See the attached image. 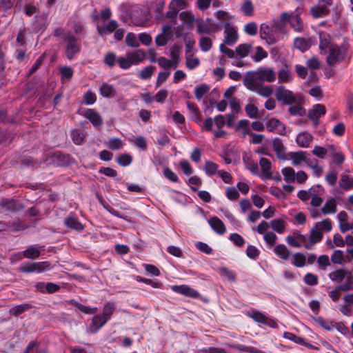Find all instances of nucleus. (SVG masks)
<instances>
[{
  "mask_svg": "<svg viewBox=\"0 0 353 353\" xmlns=\"http://www.w3.org/2000/svg\"><path fill=\"white\" fill-rule=\"evenodd\" d=\"M259 34L267 44L274 45L281 40V34H286V30L280 17L274 18L261 24Z\"/></svg>",
  "mask_w": 353,
  "mask_h": 353,
  "instance_id": "f257e3e1",
  "label": "nucleus"
},
{
  "mask_svg": "<svg viewBox=\"0 0 353 353\" xmlns=\"http://www.w3.org/2000/svg\"><path fill=\"white\" fill-rule=\"evenodd\" d=\"M326 55V63L334 67L341 63H347L351 57L350 45L344 42L341 45L332 46Z\"/></svg>",
  "mask_w": 353,
  "mask_h": 353,
  "instance_id": "f03ea898",
  "label": "nucleus"
},
{
  "mask_svg": "<svg viewBox=\"0 0 353 353\" xmlns=\"http://www.w3.org/2000/svg\"><path fill=\"white\" fill-rule=\"evenodd\" d=\"M332 229V223L329 219L316 222L310 230L309 240L303 245L304 248L306 250H311L316 243L322 241L323 232H329Z\"/></svg>",
  "mask_w": 353,
  "mask_h": 353,
  "instance_id": "7ed1b4c3",
  "label": "nucleus"
},
{
  "mask_svg": "<svg viewBox=\"0 0 353 353\" xmlns=\"http://www.w3.org/2000/svg\"><path fill=\"white\" fill-rule=\"evenodd\" d=\"M276 79V74L271 68L260 67L256 71H248L245 75L243 83H272Z\"/></svg>",
  "mask_w": 353,
  "mask_h": 353,
  "instance_id": "20e7f679",
  "label": "nucleus"
},
{
  "mask_svg": "<svg viewBox=\"0 0 353 353\" xmlns=\"http://www.w3.org/2000/svg\"><path fill=\"white\" fill-rule=\"evenodd\" d=\"M62 40L65 46V54L70 61L74 59L81 50V44L78 38L71 32L63 34Z\"/></svg>",
  "mask_w": 353,
  "mask_h": 353,
  "instance_id": "39448f33",
  "label": "nucleus"
},
{
  "mask_svg": "<svg viewBox=\"0 0 353 353\" xmlns=\"http://www.w3.org/2000/svg\"><path fill=\"white\" fill-rule=\"evenodd\" d=\"M303 12V8H297L291 13L286 12H282L279 17L285 26L286 23H289L295 32H301L304 28V23L303 19L301 18V14Z\"/></svg>",
  "mask_w": 353,
  "mask_h": 353,
  "instance_id": "423d86ee",
  "label": "nucleus"
},
{
  "mask_svg": "<svg viewBox=\"0 0 353 353\" xmlns=\"http://www.w3.org/2000/svg\"><path fill=\"white\" fill-rule=\"evenodd\" d=\"M51 268L50 263L48 261L41 262H26L22 263L19 267V271L23 273H41Z\"/></svg>",
  "mask_w": 353,
  "mask_h": 353,
  "instance_id": "0eeeda50",
  "label": "nucleus"
},
{
  "mask_svg": "<svg viewBox=\"0 0 353 353\" xmlns=\"http://www.w3.org/2000/svg\"><path fill=\"white\" fill-rule=\"evenodd\" d=\"M42 248L43 247H39L37 245H31L24 251L19 252L13 254L10 258L11 263H14L23 258L36 259L40 256Z\"/></svg>",
  "mask_w": 353,
  "mask_h": 353,
  "instance_id": "6e6552de",
  "label": "nucleus"
},
{
  "mask_svg": "<svg viewBox=\"0 0 353 353\" xmlns=\"http://www.w3.org/2000/svg\"><path fill=\"white\" fill-rule=\"evenodd\" d=\"M219 30L218 23H214L211 19L196 22V32L199 34H212Z\"/></svg>",
  "mask_w": 353,
  "mask_h": 353,
  "instance_id": "1a4fd4ad",
  "label": "nucleus"
},
{
  "mask_svg": "<svg viewBox=\"0 0 353 353\" xmlns=\"http://www.w3.org/2000/svg\"><path fill=\"white\" fill-rule=\"evenodd\" d=\"M275 97L278 101L284 105H292L296 102L292 91L286 89L283 85H279L275 91Z\"/></svg>",
  "mask_w": 353,
  "mask_h": 353,
  "instance_id": "9d476101",
  "label": "nucleus"
},
{
  "mask_svg": "<svg viewBox=\"0 0 353 353\" xmlns=\"http://www.w3.org/2000/svg\"><path fill=\"white\" fill-rule=\"evenodd\" d=\"M248 316L254 321L268 325L270 327L274 328L277 326V323L274 320L259 310H252L248 313Z\"/></svg>",
  "mask_w": 353,
  "mask_h": 353,
  "instance_id": "9b49d317",
  "label": "nucleus"
},
{
  "mask_svg": "<svg viewBox=\"0 0 353 353\" xmlns=\"http://www.w3.org/2000/svg\"><path fill=\"white\" fill-rule=\"evenodd\" d=\"M325 192V189L320 185H314L309 188L310 198H311L310 204L312 206L317 208L321 205L323 199L321 197Z\"/></svg>",
  "mask_w": 353,
  "mask_h": 353,
  "instance_id": "f8f14e48",
  "label": "nucleus"
},
{
  "mask_svg": "<svg viewBox=\"0 0 353 353\" xmlns=\"http://www.w3.org/2000/svg\"><path fill=\"white\" fill-rule=\"evenodd\" d=\"M325 113L326 109L325 105L318 103L314 105L308 110L307 117L312 121L313 125L316 127L319 124V119L325 115Z\"/></svg>",
  "mask_w": 353,
  "mask_h": 353,
  "instance_id": "ddd939ff",
  "label": "nucleus"
},
{
  "mask_svg": "<svg viewBox=\"0 0 353 353\" xmlns=\"http://www.w3.org/2000/svg\"><path fill=\"white\" fill-rule=\"evenodd\" d=\"M171 290L176 294H182L187 297L192 299H199L200 297L199 292L188 285H174L171 286Z\"/></svg>",
  "mask_w": 353,
  "mask_h": 353,
  "instance_id": "4468645a",
  "label": "nucleus"
},
{
  "mask_svg": "<svg viewBox=\"0 0 353 353\" xmlns=\"http://www.w3.org/2000/svg\"><path fill=\"white\" fill-rule=\"evenodd\" d=\"M288 156L294 166H301L303 163L307 165L308 161L312 158L306 151L303 150L290 152Z\"/></svg>",
  "mask_w": 353,
  "mask_h": 353,
  "instance_id": "2eb2a0df",
  "label": "nucleus"
},
{
  "mask_svg": "<svg viewBox=\"0 0 353 353\" xmlns=\"http://www.w3.org/2000/svg\"><path fill=\"white\" fill-rule=\"evenodd\" d=\"M224 34L225 44L232 46L237 41L239 38L237 28L235 26L230 25L229 22H227L225 24Z\"/></svg>",
  "mask_w": 353,
  "mask_h": 353,
  "instance_id": "dca6fc26",
  "label": "nucleus"
},
{
  "mask_svg": "<svg viewBox=\"0 0 353 353\" xmlns=\"http://www.w3.org/2000/svg\"><path fill=\"white\" fill-rule=\"evenodd\" d=\"M243 85L249 90L264 97H269L273 93V90L270 85H263V83H243Z\"/></svg>",
  "mask_w": 353,
  "mask_h": 353,
  "instance_id": "f3484780",
  "label": "nucleus"
},
{
  "mask_svg": "<svg viewBox=\"0 0 353 353\" xmlns=\"http://www.w3.org/2000/svg\"><path fill=\"white\" fill-rule=\"evenodd\" d=\"M215 124L216 128H223L225 124V119L223 115L219 114L216 116L214 120L211 117L205 119L203 125V130L207 132H212L213 125Z\"/></svg>",
  "mask_w": 353,
  "mask_h": 353,
  "instance_id": "a211bd4d",
  "label": "nucleus"
},
{
  "mask_svg": "<svg viewBox=\"0 0 353 353\" xmlns=\"http://www.w3.org/2000/svg\"><path fill=\"white\" fill-rule=\"evenodd\" d=\"M319 38V49L321 55L327 53L332 46L335 44L331 43V37L329 33L324 31L318 32Z\"/></svg>",
  "mask_w": 353,
  "mask_h": 353,
  "instance_id": "6ab92c4d",
  "label": "nucleus"
},
{
  "mask_svg": "<svg viewBox=\"0 0 353 353\" xmlns=\"http://www.w3.org/2000/svg\"><path fill=\"white\" fill-rule=\"evenodd\" d=\"M259 165L261 168V179L263 180L272 179V162L271 161L265 157H261L259 160Z\"/></svg>",
  "mask_w": 353,
  "mask_h": 353,
  "instance_id": "aec40b11",
  "label": "nucleus"
},
{
  "mask_svg": "<svg viewBox=\"0 0 353 353\" xmlns=\"http://www.w3.org/2000/svg\"><path fill=\"white\" fill-rule=\"evenodd\" d=\"M265 125L268 131L273 132L277 134L284 135L286 132L284 124L276 119H268Z\"/></svg>",
  "mask_w": 353,
  "mask_h": 353,
  "instance_id": "412c9836",
  "label": "nucleus"
},
{
  "mask_svg": "<svg viewBox=\"0 0 353 353\" xmlns=\"http://www.w3.org/2000/svg\"><path fill=\"white\" fill-rule=\"evenodd\" d=\"M83 116L96 128L100 127L103 124V119L100 114L94 109H86Z\"/></svg>",
  "mask_w": 353,
  "mask_h": 353,
  "instance_id": "4be33fe9",
  "label": "nucleus"
},
{
  "mask_svg": "<svg viewBox=\"0 0 353 353\" xmlns=\"http://www.w3.org/2000/svg\"><path fill=\"white\" fill-rule=\"evenodd\" d=\"M118 28V23L115 20H110L107 23L97 26V30L99 35L103 37L114 32Z\"/></svg>",
  "mask_w": 353,
  "mask_h": 353,
  "instance_id": "5701e85b",
  "label": "nucleus"
},
{
  "mask_svg": "<svg viewBox=\"0 0 353 353\" xmlns=\"http://www.w3.org/2000/svg\"><path fill=\"white\" fill-rule=\"evenodd\" d=\"M108 321L101 314H95L89 325V331L92 334L97 333Z\"/></svg>",
  "mask_w": 353,
  "mask_h": 353,
  "instance_id": "b1692460",
  "label": "nucleus"
},
{
  "mask_svg": "<svg viewBox=\"0 0 353 353\" xmlns=\"http://www.w3.org/2000/svg\"><path fill=\"white\" fill-rule=\"evenodd\" d=\"M314 139L313 135L307 132H299L296 137V142L299 147L307 148Z\"/></svg>",
  "mask_w": 353,
  "mask_h": 353,
  "instance_id": "393cba45",
  "label": "nucleus"
},
{
  "mask_svg": "<svg viewBox=\"0 0 353 353\" xmlns=\"http://www.w3.org/2000/svg\"><path fill=\"white\" fill-rule=\"evenodd\" d=\"M208 222L212 230L217 234L223 235L226 232L225 224L219 217L212 216Z\"/></svg>",
  "mask_w": 353,
  "mask_h": 353,
  "instance_id": "a878e982",
  "label": "nucleus"
},
{
  "mask_svg": "<svg viewBox=\"0 0 353 353\" xmlns=\"http://www.w3.org/2000/svg\"><path fill=\"white\" fill-rule=\"evenodd\" d=\"M125 55L129 58L132 65H138L145 58V51L141 49H138L132 52H127Z\"/></svg>",
  "mask_w": 353,
  "mask_h": 353,
  "instance_id": "bb28decb",
  "label": "nucleus"
},
{
  "mask_svg": "<svg viewBox=\"0 0 353 353\" xmlns=\"http://www.w3.org/2000/svg\"><path fill=\"white\" fill-rule=\"evenodd\" d=\"M48 26V17L45 14L36 16L33 23V30L38 33H42Z\"/></svg>",
  "mask_w": 353,
  "mask_h": 353,
  "instance_id": "cd10ccee",
  "label": "nucleus"
},
{
  "mask_svg": "<svg viewBox=\"0 0 353 353\" xmlns=\"http://www.w3.org/2000/svg\"><path fill=\"white\" fill-rule=\"evenodd\" d=\"M64 223L67 227L77 231H82L84 229L83 225L79 221L77 216L74 214H70L66 217L65 219Z\"/></svg>",
  "mask_w": 353,
  "mask_h": 353,
  "instance_id": "c85d7f7f",
  "label": "nucleus"
},
{
  "mask_svg": "<svg viewBox=\"0 0 353 353\" xmlns=\"http://www.w3.org/2000/svg\"><path fill=\"white\" fill-rule=\"evenodd\" d=\"M321 211L325 215L336 213L337 211L336 198L331 197L328 199L321 208Z\"/></svg>",
  "mask_w": 353,
  "mask_h": 353,
  "instance_id": "c756f323",
  "label": "nucleus"
},
{
  "mask_svg": "<svg viewBox=\"0 0 353 353\" xmlns=\"http://www.w3.org/2000/svg\"><path fill=\"white\" fill-rule=\"evenodd\" d=\"M310 13L314 18H321L327 15L330 13V9L327 5H321L320 3L312 7Z\"/></svg>",
  "mask_w": 353,
  "mask_h": 353,
  "instance_id": "7c9ffc66",
  "label": "nucleus"
},
{
  "mask_svg": "<svg viewBox=\"0 0 353 353\" xmlns=\"http://www.w3.org/2000/svg\"><path fill=\"white\" fill-rule=\"evenodd\" d=\"M117 306L116 303L114 301H109L104 303L102 308V315L103 317L106 318L108 321L110 320L112 316L116 310Z\"/></svg>",
  "mask_w": 353,
  "mask_h": 353,
  "instance_id": "2f4dec72",
  "label": "nucleus"
},
{
  "mask_svg": "<svg viewBox=\"0 0 353 353\" xmlns=\"http://www.w3.org/2000/svg\"><path fill=\"white\" fill-rule=\"evenodd\" d=\"M312 319L319 324L321 327L327 331H332L335 321H330L328 319L323 318L321 316H314Z\"/></svg>",
  "mask_w": 353,
  "mask_h": 353,
  "instance_id": "473e14b6",
  "label": "nucleus"
},
{
  "mask_svg": "<svg viewBox=\"0 0 353 353\" xmlns=\"http://www.w3.org/2000/svg\"><path fill=\"white\" fill-rule=\"evenodd\" d=\"M99 94L105 98H110L115 95L116 89L112 84L103 83L99 88Z\"/></svg>",
  "mask_w": 353,
  "mask_h": 353,
  "instance_id": "72a5a7b5",
  "label": "nucleus"
},
{
  "mask_svg": "<svg viewBox=\"0 0 353 353\" xmlns=\"http://www.w3.org/2000/svg\"><path fill=\"white\" fill-rule=\"evenodd\" d=\"M274 252L280 259L288 261L291 255L290 250L284 244H279L274 246Z\"/></svg>",
  "mask_w": 353,
  "mask_h": 353,
  "instance_id": "f704fd0d",
  "label": "nucleus"
},
{
  "mask_svg": "<svg viewBox=\"0 0 353 353\" xmlns=\"http://www.w3.org/2000/svg\"><path fill=\"white\" fill-rule=\"evenodd\" d=\"M278 79L279 83H288L293 79V76L287 65L279 70Z\"/></svg>",
  "mask_w": 353,
  "mask_h": 353,
  "instance_id": "c9c22d12",
  "label": "nucleus"
},
{
  "mask_svg": "<svg viewBox=\"0 0 353 353\" xmlns=\"http://www.w3.org/2000/svg\"><path fill=\"white\" fill-rule=\"evenodd\" d=\"M346 274H352V272L349 270H344L342 269H338L329 274V278L334 282L341 283L345 278Z\"/></svg>",
  "mask_w": 353,
  "mask_h": 353,
  "instance_id": "e433bc0d",
  "label": "nucleus"
},
{
  "mask_svg": "<svg viewBox=\"0 0 353 353\" xmlns=\"http://www.w3.org/2000/svg\"><path fill=\"white\" fill-rule=\"evenodd\" d=\"M243 163L245 164V168L253 174V175H259V168L258 165V163L253 160L250 157H246L243 158Z\"/></svg>",
  "mask_w": 353,
  "mask_h": 353,
  "instance_id": "4c0bfd02",
  "label": "nucleus"
},
{
  "mask_svg": "<svg viewBox=\"0 0 353 353\" xmlns=\"http://www.w3.org/2000/svg\"><path fill=\"white\" fill-rule=\"evenodd\" d=\"M32 306L30 303H22L11 307L10 310V313L14 316H18L25 312L32 309Z\"/></svg>",
  "mask_w": 353,
  "mask_h": 353,
  "instance_id": "58836bf2",
  "label": "nucleus"
},
{
  "mask_svg": "<svg viewBox=\"0 0 353 353\" xmlns=\"http://www.w3.org/2000/svg\"><path fill=\"white\" fill-rule=\"evenodd\" d=\"M45 287L46 291L48 293L52 294L58 292L60 290V286L58 284L54 283H38L36 285V288L41 292H43V288Z\"/></svg>",
  "mask_w": 353,
  "mask_h": 353,
  "instance_id": "ea45409f",
  "label": "nucleus"
},
{
  "mask_svg": "<svg viewBox=\"0 0 353 353\" xmlns=\"http://www.w3.org/2000/svg\"><path fill=\"white\" fill-rule=\"evenodd\" d=\"M203 170L208 176L216 174L219 172V165L209 160L205 161Z\"/></svg>",
  "mask_w": 353,
  "mask_h": 353,
  "instance_id": "a19ab883",
  "label": "nucleus"
},
{
  "mask_svg": "<svg viewBox=\"0 0 353 353\" xmlns=\"http://www.w3.org/2000/svg\"><path fill=\"white\" fill-rule=\"evenodd\" d=\"M307 166L312 169L314 174L316 177H320L323 173V167L319 164V161L312 157L310 160L308 161Z\"/></svg>",
  "mask_w": 353,
  "mask_h": 353,
  "instance_id": "79ce46f5",
  "label": "nucleus"
},
{
  "mask_svg": "<svg viewBox=\"0 0 353 353\" xmlns=\"http://www.w3.org/2000/svg\"><path fill=\"white\" fill-rule=\"evenodd\" d=\"M292 264L296 268H303L305 265L306 257L301 252H296L292 254Z\"/></svg>",
  "mask_w": 353,
  "mask_h": 353,
  "instance_id": "37998d69",
  "label": "nucleus"
},
{
  "mask_svg": "<svg viewBox=\"0 0 353 353\" xmlns=\"http://www.w3.org/2000/svg\"><path fill=\"white\" fill-rule=\"evenodd\" d=\"M271 228L279 234H283L285 229V221L281 219H274L270 222Z\"/></svg>",
  "mask_w": 353,
  "mask_h": 353,
  "instance_id": "c03bdc74",
  "label": "nucleus"
},
{
  "mask_svg": "<svg viewBox=\"0 0 353 353\" xmlns=\"http://www.w3.org/2000/svg\"><path fill=\"white\" fill-rule=\"evenodd\" d=\"M268 56V52L261 46H256L255 48V53L251 56V58L253 61L259 63L263 59L267 58Z\"/></svg>",
  "mask_w": 353,
  "mask_h": 353,
  "instance_id": "a18cd8bd",
  "label": "nucleus"
},
{
  "mask_svg": "<svg viewBox=\"0 0 353 353\" xmlns=\"http://www.w3.org/2000/svg\"><path fill=\"white\" fill-rule=\"evenodd\" d=\"M71 137L73 143L75 145H81L85 139V134L80 130H72L71 132Z\"/></svg>",
  "mask_w": 353,
  "mask_h": 353,
  "instance_id": "49530a36",
  "label": "nucleus"
},
{
  "mask_svg": "<svg viewBox=\"0 0 353 353\" xmlns=\"http://www.w3.org/2000/svg\"><path fill=\"white\" fill-rule=\"evenodd\" d=\"M139 149L145 151L148 149L147 142L143 136L133 137L129 139Z\"/></svg>",
  "mask_w": 353,
  "mask_h": 353,
  "instance_id": "de8ad7c7",
  "label": "nucleus"
},
{
  "mask_svg": "<svg viewBox=\"0 0 353 353\" xmlns=\"http://www.w3.org/2000/svg\"><path fill=\"white\" fill-rule=\"evenodd\" d=\"M240 10L245 16L251 17L253 15L254 8L250 0H244Z\"/></svg>",
  "mask_w": 353,
  "mask_h": 353,
  "instance_id": "09e8293b",
  "label": "nucleus"
},
{
  "mask_svg": "<svg viewBox=\"0 0 353 353\" xmlns=\"http://www.w3.org/2000/svg\"><path fill=\"white\" fill-rule=\"evenodd\" d=\"M73 305L80 312L86 314H95L98 311V308L97 307H90L88 305H83L78 302H74Z\"/></svg>",
  "mask_w": 353,
  "mask_h": 353,
  "instance_id": "8fccbe9b",
  "label": "nucleus"
},
{
  "mask_svg": "<svg viewBox=\"0 0 353 353\" xmlns=\"http://www.w3.org/2000/svg\"><path fill=\"white\" fill-rule=\"evenodd\" d=\"M54 157L57 160L59 165H66L70 163L71 157L69 154H63L61 152H56Z\"/></svg>",
  "mask_w": 353,
  "mask_h": 353,
  "instance_id": "3c124183",
  "label": "nucleus"
},
{
  "mask_svg": "<svg viewBox=\"0 0 353 353\" xmlns=\"http://www.w3.org/2000/svg\"><path fill=\"white\" fill-rule=\"evenodd\" d=\"M123 142L119 138H111L106 143L107 147L112 150H118L123 147Z\"/></svg>",
  "mask_w": 353,
  "mask_h": 353,
  "instance_id": "603ef678",
  "label": "nucleus"
},
{
  "mask_svg": "<svg viewBox=\"0 0 353 353\" xmlns=\"http://www.w3.org/2000/svg\"><path fill=\"white\" fill-rule=\"evenodd\" d=\"M281 173L283 175L284 180L286 182L295 181V171L291 167H285L281 170Z\"/></svg>",
  "mask_w": 353,
  "mask_h": 353,
  "instance_id": "864d4df0",
  "label": "nucleus"
},
{
  "mask_svg": "<svg viewBox=\"0 0 353 353\" xmlns=\"http://www.w3.org/2000/svg\"><path fill=\"white\" fill-rule=\"evenodd\" d=\"M252 48V46L248 43L240 44L236 48V53L241 58L245 57L249 54Z\"/></svg>",
  "mask_w": 353,
  "mask_h": 353,
  "instance_id": "5fc2aeb1",
  "label": "nucleus"
},
{
  "mask_svg": "<svg viewBox=\"0 0 353 353\" xmlns=\"http://www.w3.org/2000/svg\"><path fill=\"white\" fill-rule=\"evenodd\" d=\"M339 185L341 188L346 190L352 188L353 178L346 174L342 175L339 181Z\"/></svg>",
  "mask_w": 353,
  "mask_h": 353,
  "instance_id": "6e6d98bb",
  "label": "nucleus"
},
{
  "mask_svg": "<svg viewBox=\"0 0 353 353\" xmlns=\"http://www.w3.org/2000/svg\"><path fill=\"white\" fill-rule=\"evenodd\" d=\"M116 161L119 165L126 167L131 164L132 157L128 153H124L118 156L116 159Z\"/></svg>",
  "mask_w": 353,
  "mask_h": 353,
  "instance_id": "4d7b16f0",
  "label": "nucleus"
},
{
  "mask_svg": "<svg viewBox=\"0 0 353 353\" xmlns=\"http://www.w3.org/2000/svg\"><path fill=\"white\" fill-rule=\"evenodd\" d=\"M210 90V87L206 84H201L195 88L194 94L197 100L200 101Z\"/></svg>",
  "mask_w": 353,
  "mask_h": 353,
  "instance_id": "13d9d810",
  "label": "nucleus"
},
{
  "mask_svg": "<svg viewBox=\"0 0 353 353\" xmlns=\"http://www.w3.org/2000/svg\"><path fill=\"white\" fill-rule=\"evenodd\" d=\"M212 46V41L210 37H201L199 39V47L201 50L207 52Z\"/></svg>",
  "mask_w": 353,
  "mask_h": 353,
  "instance_id": "bf43d9fd",
  "label": "nucleus"
},
{
  "mask_svg": "<svg viewBox=\"0 0 353 353\" xmlns=\"http://www.w3.org/2000/svg\"><path fill=\"white\" fill-rule=\"evenodd\" d=\"M294 46L301 52H304L309 48V46L305 39L296 37L294 41Z\"/></svg>",
  "mask_w": 353,
  "mask_h": 353,
  "instance_id": "052dcab7",
  "label": "nucleus"
},
{
  "mask_svg": "<svg viewBox=\"0 0 353 353\" xmlns=\"http://www.w3.org/2000/svg\"><path fill=\"white\" fill-rule=\"evenodd\" d=\"M117 59L118 57H117L115 53L109 52L104 57V63L109 68H112L117 63Z\"/></svg>",
  "mask_w": 353,
  "mask_h": 353,
  "instance_id": "680f3d73",
  "label": "nucleus"
},
{
  "mask_svg": "<svg viewBox=\"0 0 353 353\" xmlns=\"http://www.w3.org/2000/svg\"><path fill=\"white\" fill-rule=\"evenodd\" d=\"M74 32L77 36H84L85 34V26L83 21H76L72 26Z\"/></svg>",
  "mask_w": 353,
  "mask_h": 353,
  "instance_id": "e2e57ef3",
  "label": "nucleus"
},
{
  "mask_svg": "<svg viewBox=\"0 0 353 353\" xmlns=\"http://www.w3.org/2000/svg\"><path fill=\"white\" fill-rule=\"evenodd\" d=\"M245 253L248 258L252 260H255L259 256L260 251L256 246L252 245H248Z\"/></svg>",
  "mask_w": 353,
  "mask_h": 353,
  "instance_id": "0e129e2a",
  "label": "nucleus"
},
{
  "mask_svg": "<svg viewBox=\"0 0 353 353\" xmlns=\"http://www.w3.org/2000/svg\"><path fill=\"white\" fill-rule=\"evenodd\" d=\"M62 82L70 80L73 76V70L69 66H63L60 69Z\"/></svg>",
  "mask_w": 353,
  "mask_h": 353,
  "instance_id": "69168bd1",
  "label": "nucleus"
},
{
  "mask_svg": "<svg viewBox=\"0 0 353 353\" xmlns=\"http://www.w3.org/2000/svg\"><path fill=\"white\" fill-rule=\"evenodd\" d=\"M125 43L132 48H137L139 46L136 34L132 32H128L125 37Z\"/></svg>",
  "mask_w": 353,
  "mask_h": 353,
  "instance_id": "338daca9",
  "label": "nucleus"
},
{
  "mask_svg": "<svg viewBox=\"0 0 353 353\" xmlns=\"http://www.w3.org/2000/svg\"><path fill=\"white\" fill-rule=\"evenodd\" d=\"M83 101L86 105H92L97 101V96L90 90L86 91L83 96Z\"/></svg>",
  "mask_w": 353,
  "mask_h": 353,
  "instance_id": "774afa93",
  "label": "nucleus"
}]
</instances>
